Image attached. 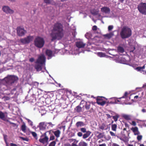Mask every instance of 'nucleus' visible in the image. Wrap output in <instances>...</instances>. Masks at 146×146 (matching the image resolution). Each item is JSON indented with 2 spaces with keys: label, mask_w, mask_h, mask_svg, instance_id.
Returning <instances> with one entry per match:
<instances>
[{
  "label": "nucleus",
  "mask_w": 146,
  "mask_h": 146,
  "mask_svg": "<svg viewBox=\"0 0 146 146\" xmlns=\"http://www.w3.org/2000/svg\"><path fill=\"white\" fill-rule=\"evenodd\" d=\"M5 80L8 85H11L17 82L18 80V78L17 76L14 75H8L5 78Z\"/></svg>",
  "instance_id": "obj_1"
},
{
  "label": "nucleus",
  "mask_w": 146,
  "mask_h": 146,
  "mask_svg": "<svg viewBox=\"0 0 146 146\" xmlns=\"http://www.w3.org/2000/svg\"><path fill=\"white\" fill-rule=\"evenodd\" d=\"M5 80L8 85H11L17 82L18 80V78L17 76L14 75H8L5 78Z\"/></svg>",
  "instance_id": "obj_2"
},
{
  "label": "nucleus",
  "mask_w": 146,
  "mask_h": 146,
  "mask_svg": "<svg viewBox=\"0 0 146 146\" xmlns=\"http://www.w3.org/2000/svg\"><path fill=\"white\" fill-rule=\"evenodd\" d=\"M34 42L36 46L40 48L44 46L45 41L43 38L40 36H37L35 38Z\"/></svg>",
  "instance_id": "obj_3"
},
{
  "label": "nucleus",
  "mask_w": 146,
  "mask_h": 146,
  "mask_svg": "<svg viewBox=\"0 0 146 146\" xmlns=\"http://www.w3.org/2000/svg\"><path fill=\"white\" fill-rule=\"evenodd\" d=\"M33 37L31 36H28L27 37L21 39L20 42L23 44H28L32 40Z\"/></svg>",
  "instance_id": "obj_4"
},
{
  "label": "nucleus",
  "mask_w": 146,
  "mask_h": 146,
  "mask_svg": "<svg viewBox=\"0 0 146 146\" xmlns=\"http://www.w3.org/2000/svg\"><path fill=\"white\" fill-rule=\"evenodd\" d=\"M46 58L43 55L39 56L36 60V63L43 64L45 62Z\"/></svg>",
  "instance_id": "obj_5"
},
{
  "label": "nucleus",
  "mask_w": 146,
  "mask_h": 146,
  "mask_svg": "<svg viewBox=\"0 0 146 146\" xmlns=\"http://www.w3.org/2000/svg\"><path fill=\"white\" fill-rule=\"evenodd\" d=\"M17 33L18 35L19 36H23L26 33V31L24 28L20 27H18L17 29Z\"/></svg>",
  "instance_id": "obj_6"
},
{
  "label": "nucleus",
  "mask_w": 146,
  "mask_h": 146,
  "mask_svg": "<svg viewBox=\"0 0 146 146\" xmlns=\"http://www.w3.org/2000/svg\"><path fill=\"white\" fill-rule=\"evenodd\" d=\"M2 10L7 14H12L14 13V11L11 9L8 6H4L2 8Z\"/></svg>",
  "instance_id": "obj_7"
},
{
  "label": "nucleus",
  "mask_w": 146,
  "mask_h": 146,
  "mask_svg": "<svg viewBox=\"0 0 146 146\" xmlns=\"http://www.w3.org/2000/svg\"><path fill=\"white\" fill-rule=\"evenodd\" d=\"M48 137L45 136L43 138H41L39 139V141L43 144H45L47 143L48 140Z\"/></svg>",
  "instance_id": "obj_8"
},
{
  "label": "nucleus",
  "mask_w": 146,
  "mask_h": 146,
  "mask_svg": "<svg viewBox=\"0 0 146 146\" xmlns=\"http://www.w3.org/2000/svg\"><path fill=\"white\" fill-rule=\"evenodd\" d=\"M46 123L44 122H41L39 124V127L40 130H44L46 129Z\"/></svg>",
  "instance_id": "obj_9"
},
{
  "label": "nucleus",
  "mask_w": 146,
  "mask_h": 146,
  "mask_svg": "<svg viewBox=\"0 0 146 146\" xmlns=\"http://www.w3.org/2000/svg\"><path fill=\"white\" fill-rule=\"evenodd\" d=\"M35 65V68L38 71H40L42 69V64L36 63Z\"/></svg>",
  "instance_id": "obj_10"
},
{
  "label": "nucleus",
  "mask_w": 146,
  "mask_h": 146,
  "mask_svg": "<svg viewBox=\"0 0 146 146\" xmlns=\"http://www.w3.org/2000/svg\"><path fill=\"white\" fill-rule=\"evenodd\" d=\"M50 36L52 38L51 40L52 41L55 40V27H54L52 33L50 34Z\"/></svg>",
  "instance_id": "obj_11"
},
{
  "label": "nucleus",
  "mask_w": 146,
  "mask_h": 146,
  "mask_svg": "<svg viewBox=\"0 0 146 146\" xmlns=\"http://www.w3.org/2000/svg\"><path fill=\"white\" fill-rule=\"evenodd\" d=\"M46 54L49 57H51L52 56V52L51 50H47L46 52Z\"/></svg>",
  "instance_id": "obj_12"
},
{
  "label": "nucleus",
  "mask_w": 146,
  "mask_h": 146,
  "mask_svg": "<svg viewBox=\"0 0 146 146\" xmlns=\"http://www.w3.org/2000/svg\"><path fill=\"white\" fill-rule=\"evenodd\" d=\"M0 118L2 120H5V115L4 113L1 111H0Z\"/></svg>",
  "instance_id": "obj_13"
},
{
  "label": "nucleus",
  "mask_w": 146,
  "mask_h": 146,
  "mask_svg": "<svg viewBox=\"0 0 146 146\" xmlns=\"http://www.w3.org/2000/svg\"><path fill=\"white\" fill-rule=\"evenodd\" d=\"M46 111L44 109H41L40 110V112L42 116L45 115L46 113Z\"/></svg>",
  "instance_id": "obj_14"
},
{
  "label": "nucleus",
  "mask_w": 146,
  "mask_h": 146,
  "mask_svg": "<svg viewBox=\"0 0 146 146\" xmlns=\"http://www.w3.org/2000/svg\"><path fill=\"white\" fill-rule=\"evenodd\" d=\"M21 129L24 132H25L26 130V126L25 124H23L21 127Z\"/></svg>",
  "instance_id": "obj_15"
},
{
  "label": "nucleus",
  "mask_w": 146,
  "mask_h": 146,
  "mask_svg": "<svg viewBox=\"0 0 146 146\" xmlns=\"http://www.w3.org/2000/svg\"><path fill=\"white\" fill-rule=\"evenodd\" d=\"M44 2L47 4H50L51 3L52 0H44Z\"/></svg>",
  "instance_id": "obj_16"
},
{
  "label": "nucleus",
  "mask_w": 146,
  "mask_h": 146,
  "mask_svg": "<svg viewBox=\"0 0 146 146\" xmlns=\"http://www.w3.org/2000/svg\"><path fill=\"white\" fill-rule=\"evenodd\" d=\"M50 111H53L55 109V108L54 106L52 105H51L50 106L48 107Z\"/></svg>",
  "instance_id": "obj_17"
},
{
  "label": "nucleus",
  "mask_w": 146,
  "mask_h": 146,
  "mask_svg": "<svg viewBox=\"0 0 146 146\" xmlns=\"http://www.w3.org/2000/svg\"><path fill=\"white\" fill-rule=\"evenodd\" d=\"M31 133L32 134V135L35 138H36V137H37V134L35 132H31Z\"/></svg>",
  "instance_id": "obj_18"
},
{
  "label": "nucleus",
  "mask_w": 146,
  "mask_h": 146,
  "mask_svg": "<svg viewBox=\"0 0 146 146\" xmlns=\"http://www.w3.org/2000/svg\"><path fill=\"white\" fill-rule=\"evenodd\" d=\"M20 139L24 141H28V139L27 138L23 137H20Z\"/></svg>",
  "instance_id": "obj_19"
},
{
  "label": "nucleus",
  "mask_w": 146,
  "mask_h": 146,
  "mask_svg": "<svg viewBox=\"0 0 146 146\" xmlns=\"http://www.w3.org/2000/svg\"><path fill=\"white\" fill-rule=\"evenodd\" d=\"M49 146H55V141H53L51 142L49 145Z\"/></svg>",
  "instance_id": "obj_20"
},
{
  "label": "nucleus",
  "mask_w": 146,
  "mask_h": 146,
  "mask_svg": "<svg viewBox=\"0 0 146 146\" xmlns=\"http://www.w3.org/2000/svg\"><path fill=\"white\" fill-rule=\"evenodd\" d=\"M27 121L28 123L30 125L32 126L33 125V123L31 120L29 119H28Z\"/></svg>",
  "instance_id": "obj_21"
},
{
  "label": "nucleus",
  "mask_w": 146,
  "mask_h": 146,
  "mask_svg": "<svg viewBox=\"0 0 146 146\" xmlns=\"http://www.w3.org/2000/svg\"><path fill=\"white\" fill-rule=\"evenodd\" d=\"M34 58H31L29 59V61L31 62H33L34 61Z\"/></svg>",
  "instance_id": "obj_22"
},
{
  "label": "nucleus",
  "mask_w": 146,
  "mask_h": 146,
  "mask_svg": "<svg viewBox=\"0 0 146 146\" xmlns=\"http://www.w3.org/2000/svg\"><path fill=\"white\" fill-rule=\"evenodd\" d=\"M54 137L53 135H52L50 137V140H52L54 139Z\"/></svg>",
  "instance_id": "obj_23"
},
{
  "label": "nucleus",
  "mask_w": 146,
  "mask_h": 146,
  "mask_svg": "<svg viewBox=\"0 0 146 146\" xmlns=\"http://www.w3.org/2000/svg\"><path fill=\"white\" fill-rule=\"evenodd\" d=\"M11 146H18L16 144L13 143H11L10 144Z\"/></svg>",
  "instance_id": "obj_24"
},
{
  "label": "nucleus",
  "mask_w": 146,
  "mask_h": 146,
  "mask_svg": "<svg viewBox=\"0 0 146 146\" xmlns=\"http://www.w3.org/2000/svg\"><path fill=\"white\" fill-rule=\"evenodd\" d=\"M9 0L10 1H12V2H15V0Z\"/></svg>",
  "instance_id": "obj_25"
},
{
  "label": "nucleus",
  "mask_w": 146,
  "mask_h": 146,
  "mask_svg": "<svg viewBox=\"0 0 146 146\" xmlns=\"http://www.w3.org/2000/svg\"><path fill=\"white\" fill-rule=\"evenodd\" d=\"M16 90V88H14L13 90H12V91H15Z\"/></svg>",
  "instance_id": "obj_26"
},
{
  "label": "nucleus",
  "mask_w": 146,
  "mask_h": 146,
  "mask_svg": "<svg viewBox=\"0 0 146 146\" xmlns=\"http://www.w3.org/2000/svg\"><path fill=\"white\" fill-rule=\"evenodd\" d=\"M54 18V16H53L52 17H51V19H53Z\"/></svg>",
  "instance_id": "obj_27"
},
{
  "label": "nucleus",
  "mask_w": 146,
  "mask_h": 146,
  "mask_svg": "<svg viewBox=\"0 0 146 146\" xmlns=\"http://www.w3.org/2000/svg\"><path fill=\"white\" fill-rule=\"evenodd\" d=\"M1 52L0 51V56H1Z\"/></svg>",
  "instance_id": "obj_28"
},
{
  "label": "nucleus",
  "mask_w": 146,
  "mask_h": 146,
  "mask_svg": "<svg viewBox=\"0 0 146 146\" xmlns=\"http://www.w3.org/2000/svg\"><path fill=\"white\" fill-rule=\"evenodd\" d=\"M54 134L55 135V132H54Z\"/></svg>",
  "instance_id": "obj_29"
},
{
  "label": "nucleus",
  "mask_w": 146,
  "mask_h": 146,
  "mask_svg": "<svg viewBox=\"0 0 146 146\" xmlns=\"http://www.w3.org/2000/svg\"><path fill=\"white\" fill-rule=\"evenodd\" d=\"M49 124H50V123H49Z\"/></svg>",
  "instance_id": "obj_30"
}]
</instances>
